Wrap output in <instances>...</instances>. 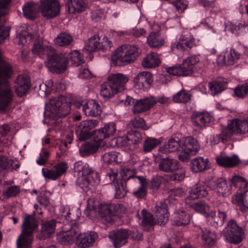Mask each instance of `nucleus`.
<instances>
[{"label":"nucleus","mask_w":248,"mask_h":248,"mask_svg":"<svg viewBox=\"0 0 248 248\" xmlns=\"http://www.w3.org/2000/svg\"><path fill=\"white\" fill-rule=\"evenodd\" d=\"M56 221L55 219L46 221L42 224L41 232L44 237H48L55 232Z\"/></svg>","instance_id":"obj_50"},{"label":"nucleus","mask_w":248,"mask_h":248,"mask_svg":"<svg viewBox=\"0 0 248 248\" xmlns=\"http://www.w3.org/2000/svg\"><path fill=\"white\" fill-rule=\"evenodd\" d=\"M72 36L67 32H61L55 38L54 42L60 46H67L73 41Z\"/></svg>","instance_id":"obj_48"},{"label":"nucleus","mask_w":248,"mask_h":248,"mask_svg":"<svg viewBox=\"0 0 248 248\" xmlns=\"http://www.w3.org/2000/svg\"><path fill=\"white\" fill-rule=\"evenodd\" d=\"M64 55L68 63V60L71 61V64L73 66H78L84 62V60L82 55L78 50H74L71 51L68 54L62 53ZM68 64H67V65Z\"/></svg>","instance_id":"obj_43"},{"label":"nucleus","mask_w":248,"mask_h":248,"mask_svg":"<svg viewBox=\"0 0 248 248\" xmlns=\"http://www.w3.org/2000/svg\"><path fill=\"white\" fill-rule=\"evenodd\" d=\"M160 62L158 55L155 52H151L143 59L142 65L144 68H151L158 66Z\"/></svg>","instance_id":"obj_36"},{"label":"nucleus","mask_w":248,"mask_h":248,"mask_svg":"<svg viewBox=\"0 0 248 248\" xmlns=\"http://www.w3.org/2000/svg\"><path fill=\"white\" fill-rule=\"evenodd\" d=\"M189 196L186 199V203L189 206L192 207L194 210L206 217H209L210 208L208 205L204 202L200 201L194 202L191 201V199H196L205 197L208 194L206 187L200 184H197L194 185L191 190L189 191Z\"/></svg>","instance_id":"obj_4"},{"label":"nucleus","mask_w":248,"mask_h":248,"mask_svg":"<svg viewBox=\"0 0 248 248\" xmlns=\"http://www.w3.org/2000/svg\"><path fill=\"white\" fill-rule=\"evenodd\" d=\"M232 202L233 204L238 206L245 202L244 195L241 193H237L232 197Z\"/></svg>","instance_id":"obj_64"},{"label":"nucleus","mask_w":248,"mask_h":248,"mask_svg":"<svg viewBox=\"0 0 248 248\" xmlns=\"http://www.w3.org/2000/svg\"><path fill=\"white\" fill-rule=\"evenodd\" d=\"M230 137V133H228V131L225 130L222 132L221 134L212 136L211 137V143L213 145H216L220 141H223Z\"/></svg>","instance_id":"obj_54"},{"label":"nucleus","mask_w":248,"mask_h":248,"mask_svg":"<svg viewBox=\"0 0 248 248\" xmlns=\"http://www.w3.org/2000/svg\"><path fill=\"white\" fill-rule=\"evenodd\" d=\"M153 81L151 74L147 71H143L139 73L134 78L135 86L140 89L148 88Z\"/></svg>","instance_id":"obj_24"},{"label":"nucleus","mask_w":248,"mask_h":248,"mask_svg":"<svg viewBox=\"0 0 248 248\" xmlns=\"http://www.w3.org/2000/svg\"><path fill=\"white\" fill-rule=\"evenodd\" d=\"M155 217L148 213L145 209L141 211V217L138 213L137 216L142 218L141 225L145 230L149 231L150 228L157 223L162 225L167 222L169 219V214L167 208V204L163 202H159L156 204L154 209Z\"/></svg>","instance_id":"obj_2"},{"label":"nucleus","mask_w":248,"mask_h":248,"mask_svg":"<svg viewBox=\"0 0 248 248\" xmlns=\"http://www.w3.org/2000/svg\"><path fill=\"white\" fill-rule=\"evenodd\" d=\"M191 96L189 91L182 90L173 95L172 100L176 103H186L190 101Z\"/></svg>","instance_id":"obj_49"},{"label":"nucleus","mask_w":248,"mask_h":248,"mask_svg":"<svg viewBox=\"0 0 248 248\" xmlns=\"http://www.w3.org/2000/svg\"><path fill=\"white\" fill-rule=\"evenodd\" d=\"M82 110L87 116L96 117L100 114L101 107L94 100H91L81 106Z\"/></svg>","instance_id":"obj_31"},{"label":"nucleus","mask_w":248,"mask_h":248,"mask_svg":"<svg viewBox=\"0 0 248 248\" xmlns=\"http://www.w3.org/2000/svg\"><path fill=\"white\" fill-rule=\"evenodd\" d=\"M175 11H170L168 12L169 17L170 19H177L187 7L188 1L186 0H175L172 2Z\"/></svg>","instance_id":"obj_32"},{"label":"nucleus","mask_w":248,"mask_h":248,"mask_svg":"<svg viewBox=\"0 0 248 248\" xmlns=\"http://www.w3.org/2000/svg\"><path fill=\"white\" fill-rule=\"evenodd\" d=\"M98 124L96 120H88L81 122L78 125L76 132L78 139L80 141L88 139L92 135V129L96 127Z\"/></svg>","instance_id":"obj_12"},{"label":"nucleus","mask_w":248,"mask_h":248,"mask_svg":"<svg viewBox=\"0 0 248 248\" xmlns=\"http://www.w3.org/2000/svg\"><path fill=\"white\" fill-rule=\"evenodd\" d=\"M133 172L130 169L125 168L122 170L120 174L123 181H126L133 177Z\"/></svg>","instance_id":"obj_61"},{"label":"nucleus","mask_w":248,"mask_h":248,"mask_svg":"<svg viewBox=\"0 0 248 248\" xmlns=\"http://www.w3.org/2000/svg\"><path fill=\"white\" fill-rule=\"evenodd\" d=\"M226 55L228 65L232 64L240 57V54L232 48H231L229 51H227Z\"/></svg>","instance_id":"obj_55"},{"label":"nucleus","mask_w":248,"mask_h":248,"mask_svg":"<svg viewBox=\"0 0 248 248\" xmlns=\"http://www.w3.org/2000/svg\"><path fill=\"white\" fill-rule=\"evenodd\" d=\"M182 147L185 149L186 152L192 153V155H195L200 149L197 140L191 137H188L185 139Z\"/></svg>","instance_id":"obj_39"},{"label":"nucleus","mask_w":248,"mask_h":248,"mask_svg":"<svg viewBox=\"0 0 248 248\" xmlns=\"http://www.w3.org/2000/svg\"><path fill=\"white\" fill-rule=\"evenodd\" d=\"M132 124L135 128L147 129L148 127L145 125L144 120L140 117H136L132 121Z\"/></svg>","instance_id":"obj_58"},{"label":"nucleus","mask_w":248,"mask_h":248,"mask_svg":"<svg viewBox=\"0 0 248 248\" xmlns=\"http://www.w3.org/2000/svg\"><path fill=\"white\" fill-rule=\"evenodd\" d=\"M130 235L129 231L126 229L114 230L109 232L108 237L115 248H120L127 242Z\"/></svg>","instance_id":"obj_18"},{"label":"nucleus","mask_w":248,"mask_h":248,"mask_svg":"<svg viewBox=\"0 0 248 248\" xmlns=\"http://www.w3.org/2000/svg\"><path fill=\"white\" fill-rule=\"evenodd\" d=\"M112 46V42L109 40L107 37H104L103 39L102 42L100 43L99 50L104 51L110 48Z\"/></svg>","instance_id":"obj_63"},{"label":"nucleus","mask_w":248,"mask_h":248,"mask_svg":"<svg viewBox=\"0 0 248 248\" xmlns=\"http://www.w3.org/2000/svg\"><path fill=\"white\" fill-rule=\"evenodd\" d=\"M98 237L94 232H88L81 233L79 231L77 244L79 248H87L93 246Z\"/></svg>","instance_id":"obj_20"},{"label":"nucleus","mask_w":248,"mask_h":248,"mask_svg":"<svg viewBox=\"0 0 248 248\" xmlns=\"http://www.w3.org/2000/svg\"><path fill=\"white\" fill-rule=\"evenodd\" d=\"M214 120L213 116L210 113L206 112H195L191 116L193 128L197 130H201Z\"/></svg>","instance_id":"obj_15"},{"label":"nucleus","mask_w":248,"mask_h":248,"mask_svg":"<svg viewBox=\"0 0 248 248\" xmlns=\"http://www.w3.org/2000/svg\"><path fill=\"white\" fill-rule=\"evenodd\" d=\"M38 226V222L33 216H25L22 225V233L18 236L16 242L18 248H31L32 233Z\"/></svg>","instance_id":"obj_5"},{"label":"nucleus","mask_w":248,"mask_h":248,"mask_svg":"<svg viewBox=\"0 0 248 248\" xmlns=\"http://www.w3.org/2000/svg\"><path fill=\"white\" fill-rule=\"evenodd\" d=\"M182 148L181 143L178 138L170 139L163 146L159 148L158 155L161 156V154L175 152Z\"/></svg>","instance_id":"obj_27"},{"label":"nucleus","mask_w":248,"mask_h":248,"mask_svg":"<svg viewBox=\"0 0 248 248\" xmlns=\"http://www.w3.org/2000/svg\"><path fill=\"white\" fill-rule=\"evenodd\" d=\"M199 61L197 56H191L184 59L181 65L166 67L165 69L169 74L172 75L190 76L197 70V64Z\"/></svg>","instance_id":"obj_6"},{"label":"nucleus","mask_w":248,"mask_h":248,"mask_svg":"<svg viewBox=\"0 0 248 248\" xmlns=\"http://www.w3.org/2000/svg\"><path fill=\"white\" fill-rule=\"evenodd\" d=\"M234 94L239 98H244L248 94V84L246 83L236 87L234 90Z\"/></svg>","instance_id":"obj_56"},{"label":"nucleus","mask_w":248,"mask_h":248,"mask_svg":"<svg viewBox=\"0 0 248 248\" xmlns=\"http://www.w3.org/2000/svg\"><path fill=\"white\" fill-rule=\"evenodd\" d=\"M140 184V187L133 191V194L138 199H142L145 197L147 194V188L148 184L147 180L142 176H136Z\"/></svg>","instance_id":"obj_41"},{"label":"nucleus","mask_w":248,"mask_h":248,"mask_svg":"<svg viewBox=\"0 0 248 248\" xmlns=\"http://www.w3.org/2000/svg\"><path fill=\"white\" fill-rule=\"evenodd\" d=\"M20 166L18 162L15 163V161L8 158L7 156L0 155V170L12 171L16 170Z\"/></svg>","instance_id":"obj_34"},{"label":"nucleus","mask_w":248,"mask_h":248,"mask_svg":"<svg viewBox=\"0 0 248 248\" xmlns=\"http://www.w3.org/2000/svg\"><path fill=\"white\" fill-rule=\"evenodd\" d=\"M173 216V222L176 226H185L190 222L189 215L183 211H177Z\"/></svg>","instance_id":"obj_44"},{"label":"nucleus","mask_w":248,"mask_h":248,"mask_svg":"<svg viewBox=\"0 0 248 248\" xmlns=\"http://www.w3.org/2000/svg\"><path fill=\"white\" fill-rule=\"evenodd\" d=\"M19 192V187L16 186H14L9 187L4 192V195L8 197H14L18 194Z\"/></svg>","instance_id":"obj_59"},{"label":"nucleus","mask_w":248,"mask_h":248,"mask_svg":"<svg viewBox=\"0 0 248 248\" xmlns=\"http://www.w3.org/2000/svg\"><path fill=\"white\" fill-rule=\"evenodd\" d=\"M217 163L220 166L225 168H232L236 166L240 162L238 156L234 155L228 156L225 154L221 153L216 157Z\"/></svg>","instance_id":"obj_21"},{"label":"nucleus","mask_w":248,"mask_h":248,"mask_svg":"<svg viewBox=\"0 0 248 248\" xmlns=\"http://www.w3.org/2000/svg\"><path fill=\"white\" fill-rule=\"evenodd\" d=\"M104 16V14L102 10L96 9L92 11L91 13V18L93 20L97 22L100 20Z\"/></svg>","instance_id":"obj_62"},{"label":"nucleus","mask_w":248,"mask_h":248,"mask_svg":"<svg viewBox=\"0 0 248 248\" xmlns=\"http://www.w3.org/2000/svg\"><path fill=\"white\" fill-rule=\"evenodd\" d=\"M179 162L172 158L165 157L158 162V169L165 172H171L178 169Z\"/></svg>","instance_id":"obj_26"},{"label":"nucleus","mask_w":248,"mask_h":248,"mask_svg":"<svg viewBox=\"0 0 248 248\" xmlns=\"http://www.w3.org/2000/svg\"><path fill=\"white\" fill-rule=\"evenodd\" d=\"M193 45L194 39L193 38L181 36L178 40L174 43L173 47L179 50L184 51L191 48Z\"/></svg>","instance_id":"obj_37"},{"label":"nucleus","mask_w":248,"mask_h":248,"mask_svg":"<svg viewBox=\"0 0 248 248\" xmlns=\"http://www.w3.org/2000/svg\"><path fill=\"white\" fill-rule=\"evenodd\" d=\"M40 10L44 17L53 18L58 15L61 6L58 0H40Z\"/></svg>","instance_id":"obj_10"},{"label":"nucleus","mask_w":248,"mask_h":248,"mask_svg":"<svg viewBox=\"0 0 248 248\" xmlns=\"http://www.w3.org/2000/svg\"><path fill=\"white\" fill-rule=\"evenodd\" d=\"M27 30L29 31V27H28ZM34 37V35L29 33L28 31H22L18 35L19 43L23 45L28 44Z\"/></svg>","instance_id":"obj_51"},{"label":"nucleus","mask_w":248,"mask_h":248,"mask_svg":"<svg viewBox=\"0 0 248 248\" xmlns=\"http://www.w3.org/2000/svg\"><path fill=\"white\" fill-rule=\"evenodd\" d=\"M67 169V164L63 162L55 165L51 169L43 168L42 172L46 179L56 180L64 174Z\"/></svg>","instance_id":"obj_17"},{"label":"nucleus","mask_w":248,"mask_h":248,"mask_svg":"<svg viewBox=\"0 0 248 248\" xmlns=\"http://www.w3.org/2000/svg\"><path fill=\"white\" fill-rule=\"evenodd\" d=\"M156 103L155 98L153 96L139 100H136L133 107L134 113H140L147 111Z\"/></svg>","instance_id":"obj_23"},{"label":"nucleus","mask_w":248,"mask_h":248,"mask_svg":"<svg viewBox=\"0 0 248 248\" xmlns=\"http://www.w3.org/2000/svg\"><path fill=\"white\" fill-rule=\"evenodd\" d=\"M103 145V142L96 138L82 145L79 148V154L82 156H87L95 153L99 147Z\"/></svg>","instance_id":"obj_25"},{"label":"nucleus","mask_w":248,"mask_h":248,"mask_svg":"<svg viewBox=\"0 0 248 248\" xmlns=\"http://www.w3.org/2000/svg\"><path fill=\"white\" fill-rule=\"evenodd\" d=\"M211 189L214 190L219 196H228L232 192V186L224 178L217 179L216 182L211 183L209 185Z\"/></svg>","instance_id":"obj_19"},{"label":"nucleus","mask_w":248,"mask_h":248,"mask_svg":"<svg viewBox=\"0 0 248 248\" xmlns=\"http://www.w3.org/2000/svg\"><path fill=\"white\" fill-rule=\"evenodd\" d=\"M74 169L79 173L78 182L84 190H88V188L99 185L100 179L98 173L93 170L87 163L77 162L74 164Z\"/></svg>","instance_id":"obj_3"},{"label":"nucleus","mask_w":248,"mask_h":248,"mask_svg":"<svg viewBox=\"0 0 248 248\" xmlns=\"http://www.w3.org/2000/svg\"><path fill=\"white\" fill-rule=\"evenodd\" d=\"M116 130V127L115 123H109L106 124L96 131V138L102 142L103 140L113 135Z\"/></svg>","instance_id":"obj_28"},{"label":"nucleus","mask_w":248,"mask_h":248,"mask_svg":"<svg viewBox=\"0 0 248 248\" xmlns=\"http://www.w3.org/2000/svg\"><path fill=\"white\" fill-rule=\"evenodd\" d=\"M160 143V141L158 139L149 138L144 141L143 145L144 151L145 152H150Z\"/></svg>","instance_id":"obj_53"},{"label":"nucleus","mask_w":248,"mask_h":248,"mask_svg":"<svg viewBox=\"0 0 248 248\" xmlns=\"http://www.w3.org/2000/svg\"><path fill=\"white\" fill-rule=\"evenodd\" d=\"M209 160L202 157H196L191 162V168L195 172H201L207 169Z\"/></svg>","instance_id":"obj_38"},{"label":"nucleus","mask_w":248,"mask_h":248,"mask_svg":"<svg viewBox=\"0 0 248 248\" xmlns=\"http://www.w3.org/2000/svg\"><path fill=\"white\" fill-rule=\"evenodd\" d=\"M118 172L117 170H108L106 178L109 179L111 183L114 184L115 194V198L121 199L124 197L127 193V189L125 184L118 179Z\"/></svg>","instance_id":"obj_13"},{"label":"nucleus","mask_w":248,"mask_h":248,"mask_svg":"<svg viewBox=\"0 0 248 248\" xmlns=\"http://www.w3.org/2000/svg\"><path fill=\"white\" fill-rule=\"evenodd\" d=\"M149 45L152 47H161L164 43L165 39L158 32L151 33L147 39Z\"/></svg>","instance_id":"obj_42"},{"label":"nucleus","mask_w":248,"mask_h":248,"mask_svg":"<svg viewBox=\"0 0 248 248\" xmlns=\"http://www.w3.org/2000/svg\"><path fill=\"white\" fill-rule=\"evenodd\" d=\"M63 100H64V98L61 97L50 100L48 108L55 118L64 117L70 112V104L62 101Z\"/></svg>","instance_id":"obj_8"},{"label":"nucleus","mask_w":248,"mask_h":248,"mask_svg":"<svg viewBox=\"0 0 248 248\" xmlns=\"http://www.w3.org/2000/svg\"><path fill=\"white\" fill-rule=\"evenodd\" d=\"M68 4L72 13H79L86 10L87 4L83 0H70Z\"/></svg>","instance_id":"obj_46"},{"label":"nucleus","mask_w":248,"mask_h":248,"mask_svg":"<svg viewBox=\"0 0 248 248\" xmlns=\"http://www.w3.org/2000/svg\"><path fill=\"white\" fill-rule=\"evenodd\" d=\"M196 231L199 234H201L202 239L205 245L207 247H211L215 245L217 239L216 234L211 230L200 227H197Z\"/></svg>","instance_id":"obj_29"},{"label":"nucleus","mask_w":248,"mask_h":248,"mask_svg":"<svg viewBox=\"0 0 248 248\" xmlns=\"http://www.w3.org/2000/svg\"><path fill=\"white\" fill-rule=\"evenodd\" d=\"M24 16L29 19H34L38 10V5L32 2L25 3L22 7Z\"/></svg>","instance_id":"obj_40"},{"label":"nucleus","mask_w":248,"mask_h":248,"mask_svg":"<svg viewBox=\"0 0 248 248\" xmlns=\"http://www.w3.org/2000/svg\"><path fill=\"white\" fill-rule=\"evenodd\" d=\"M100 44V37L98 35H94L89 39L84 48L88 53L93 52L99 50Z\"/></svg>","instance_id":"obj_45"},{"label":"nucleus","mask_w":248,"mask_h":248,"mask_svg":"<svg viewBox=\"0 0 248 248\" xmlns=\"http://www.w3.org/2000/svg\"><path fill=\"white\" fill-rule=\"evenodd\" d=\"M128 136L131 145L138 144L141 140V136L139 133L133 132Z\"/></svg>","instance_id":"obj_60"},{"label":"nucleus","mask_w":248,"mask_h":248,"mask_svg":"<svg viewBox=\"0 0 248 248\" xmlns=\"http://www.w3.org/2000/svg\"><path fill=\"white\" fill-rule=\"evenodd\" d=\"M139 55L138 47L135 45H124L119 47L112 56L117 65H126L134 61Z\"/></svg>","instance_id":"obj_7"},{"label":"nucleus","mask_w":248,"mask_h":248,"mask_svg":"<svg viewBox=\"0 0 248 248\" xmlns=\"http://www.w3.org/2000/svg\"><path fill=\"white\" fill-rule=\"evenodd\" d=\"M108 80L117 92L125 89V84L128 80V78L121 73L111 74L108 78Z\"/></svg>","instance_id":"obj_22"},{"label":"nucleus","mask_w":248,"mask_h":248,"mask_svg":"<svg viewBox=\"0 0 248 248\" xmlns=\"http://www.w3.org/2000/svg\"><path fill=\"white\" fill-rule=\"evenodd\" d=\"M228 133L232 134H247L248 135V121L240 119H234L228 124Z\"/></svg>","instance_id":"obj_16"},{"label":"nucleus","mask_w":248,"mask_h":248,"mask_svg":"<svg viewBox=\"0 0 248 248\" xmlns=\"http://www.w3.org/2000/svg\"><path fill=\"white\" fill-rule=\"evenodd\" d=\"M223 233L229 242L239 244L242 240L244 231L237 225L235 221L231 220L224 230Z\"/></svg>","instance_id":"obj_9"},{"label":"nucleus","mask_w":248,"mask_h":248,"mask_svg":"<svg viewBox=\"0 0 248 248\" xmlns=\"http://www.w3.org/2000/svg\"><path fill=\"white\" fill-rule=\"evenodd\" d=\"M163 178L160 176H156L151 180L149 186L153 190H157L163 181Z\"/></svg>","instance_id":"obj_57"},{"label":"nucleus","mask_w":248,"mask_h":248,"mask_svg":"<svg viewBox=\"0 0 248 248\" xmlns=\"http://www.w3.org/2000/svg\"><path fill=\"white\" fill-rule=\"evenodd\" d=\"M124 206L121 204H109L104 205L100 210V214L107 222L110 223L113 220L112 217L125 212Z\"/></svg>","instance_id":"obj_14"},{"label":"nucleus","mask_w":248,"mask_h":248,"mask_svg":"<svg viewBox=\"0 0 248 248\" xmlns=\"http://www.w3.org/2000/svg\"><path fill=\"white\" fill-rule=\"evenodd\" d=\"M119 154L117 152L111 151L104 154L102 157V159L104 162L107 164H112L115 162H118V157Z\"/></svg>","instance_id":"obj_52"},{"label":"nucleus","mask_w":248,"mask_h":248,"mask_svg":"<svg viewBox=\"0 0 248 248\" xmlns=\"http://www.w3.org/2000/svg\"><path fill=\"white\" fill-rule=\"evenodd\" d=\"M115 88L107 80V81L104 83L101 86V95L105 98H110L118 93Z\"/></svg>","instance_id":"obj_47"},{"label":"nucleus","mask_w":248,"mask_h":248,"mask_svg":"<svg viewBox=\"0 0 248 248\" xmlns=\"http://www.w3.org/2000/svg\"><path fill=\"white\" fill-rule=\"evenodd\" d=\"M30 87V80L27 75H21L17 78L16 90L17 94L19 96L25 95Z\"/></svg>","instance_id":"obj_30"},{"label":"nucleus","mask_w":248,"mask_h":248,"mask_svg":"<svg viewBox=\"0 0 248 248\" xmlns=\"http://www.w3.org/2000/svg\"><path fill=\"white\" fill-rule=\"evenodd\" d=\"M33 54L40 58L47 57L45 66L53 72L61 73L66 68L67 61L62 53H57L55 49L49 45H45L42 42L36 41L32 48Z\"/></svg>","instance_id":"obj_1"},{"label":"nucleus","mask_w":248,"mask_h":248,"mask_svg":"<svg viewBox=\"0 0 248 248\" xmlns=\"http://www.w3.org/2000/svg\"><path fill=\"white\" fill-rule=\"evenodd\" d=\"M227 81L224 79H218L208 84L210 92L213 95L221 93L227 88Z\"/></svg>","instance_id":"obj_35"},{"label":"nucleus","mask_w":248,"mask_h":248,"mask_svg":"<svg viewBox=\"0 0 248 248\" xmlns=\"http://www.w3.org/2000/svg\"><path fill=\"white\" fill-rule=\"evenodd\" d=\"M79 229L76 226L70 227L69 229H63L58 233L57 241L62 245H71L77 242Z\"/></svg>","instance_id":"obj_11"},{"label":"nucleus","mask_w":248,"mask_h":248,"mask_svg":"<svg viewBox=\"0 0 248 248\" xmlns=\"http://www.w3.org/2000/svg\"><path fill=\"white\" fill-rule=\"evenodd\" d=\"M222 205L218 206V211L217 215H216L215 212L211 211L209 214V217H207L208 219L211 221V223L215 227L221 226L223 225L226 215L224 211H222Z\"/></svg>","instance_id":"obj_33"}]
</instances>
